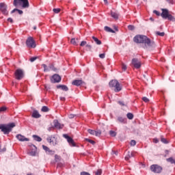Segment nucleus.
I'll return each mask as SVG.
<instances>
[{
	"label": "nucleus",
	"instance_id": "obj_29",
	"mask_svg": "<svg viewBox=\"0 0 175 175\" xmlns=\"http://www.w3.org/2000/svg\"><path fill=\"white\" fill-rule=\"evenodd\" d=\"M109 135L112 137H116V136H117V133L116 131H109Z\"/></svg>",
	"mask_w": 175,
	"mask_h": 175
},
{
	"label": "nucleus",
	"instance_id": "obj_5",
	"mask_svg": "<svg viewBox=\"0 0 175 175\" xmlns=\"http://www.w3.org/2000/svg\"><path fill=\"white\" fill-rule=\"evenodd\" d=\"M26 46L29 49H35L36 47V42L33 37H29L26 40Z\"/></svg>",
	"mask_w": 175,
	"mask_h": 175
},
{
	"label": "nucleus",
	"instance_id": "obj_40",
	"mask_svg": "<svg viewBox=\"0 0 175 175\" xmlns=\"http://www.w3.org/2000/svg\"><path fill=\"white\" fill-rule=\"evenodd\" d=\"M81 47H84V46H87V41H82L80 44Z\"/></svg>",
	"mask_w": 175,
	"mask_h": 175
},
{
	"label": "nucleus",
	"instance_id": "obj_1",
	"mask_svg": "<svg viewBox=\"0 0 175 175\" xmlns=\"http://www.w3.org/2000/svg\"><path fill=\"white\" fill-rule=\"evenodd\" d=\"M133 40L135 43H143L145 44V47H155V42L151 41L150 38H148L146 36L137 35L134 37Z\"/></svg>",
	"mask_w": 175,
	"mask_h": 175
},
{
	"label": "nucleus",
	"instance_id": "obj_60",
	"mask_svg": "<svg viewBox=\"0 0 175 175\" xmlns=\"http://www.w3.org/2000/svg\"><path fill=\"white\" fill-rule=\"evenodd\" d=\"M154 143H158L159 142L157 139H153Z\"/></svg>",
	"mask_w": 175,
	"mask_h": 175
},
{
	"label": "nucleus",
	"instance_id": "obj_32",
	"mask_svg": "<svg viewBox=\"0 0 175 175\" xmlns=\"http://www.w3.org/2000/svg\"><path fill=\"white\" fill-rule=\"evenodd\" d=\"M161 142H162V143H164V144H167V143H169V141H167V139H166L165 138H163V137H161Z\"/></svg>",
	"mask_w": 175,
	"mask_h": 175
},
{
	"label": "nucleus",
	"instance_id": "obj_30",
	"mask_svg": "<svg viewBox=\"0 0 175 175\" xmlns=\"http://www.w3.org/2000/svg\"><path fill=\"white\" fill-rule=\"evenodd\" d=\"M42 148L43 150H44V151H46V152H51L52 151L50 150V148L44 145H42Z\"/></svg>",
	"mask_w": 175,
	"mask_h": 175
},
{
	"label": "nucleus",
	"instance_id": "obj_14",
	"mask_svg": "<svg viewBox=\"0 0 175 175\" xmlns=\"http://www.w3.org/2000/svg\"><path fill=\"white\" fill-rule=\"evenodd\" d=\"M132 65H133V66H142V64L139 59L134 58L132 59Z\"/></svg>",
	"mask_w": 175,
	"mask_h": 175
},
{
	"label": "nucleus",
	"instance_id": "obj_10",
	"mask_svg": "<svg viewBox=\"0 0 175 175\" xmlns=\"http://www.w3.org/2000/svg\"><path fill=\"white\" fill-rule=\"evenodd\" d=\"M0 10L4 14L5 16H8V5L5 4V3H0Z\"/></svg>",
	"mask_w": 175,
	"mask_h": 175
},
{
	"label": "nucleus",
	"instance_id": "obj_37",
	"mask_svg": "<svg viewBox=\"0 0 175 175\" xmlns=\"http://www.w3.org/2000/svg\"><path fill=\"white\" fill-rule=\"evenodd\" d=\"M61 159V157L59 156L58 154H55V162H58V161H59Z\"/></svg>",
	"mask_w": 175,
	"mask_h": 175
},
{
	"label": "nucleus",
	"instance_id": "obj_58",
	"mask_svg": "<svg viewBox=\"0 0 175 175\" xmlns=\"http://www.w3.org/2000/svg\"><path fill=\"white\" fill-rule=\"evenodd\" d=\"M122 69L124 72H125V70H126V66H122Z\"/></svg>",
	"mask_w": 175,
	"mask_h": 175
},
{
	"label": "nucleus",
	"instance_id": "obj_26",
	"mask_svg": "<svg viewBox=\"0 0 175 175\" xmlns=\"http://www.w3.org/2000/svg\"><path fill=\"white\" fill-rule=\"evenodd\" d=\"M15 12H18V14H23V12L21 10H18L17 8L14 9L11 13H14Z\"/></svg>",
	"mask_w": 175,
	"mask_h": 175
},
{
	"label": "nucleus",
	"instance_id": "obj_34",
	"mask_svg": "<svg viewBox=\"0 0 175 175\" xmlns=\"http://www.w3.org/2000/svg\"><path fill=\"white\" fill-rule=\"evenodd\" d=\"M85 142H88V143H90V144H92L94 146V144H95V141L92 140V139H90L88 138L85 139Z\"/></svg>",
	"mask_w": 175,
	"mask_h": 175
},
{
	"label": "nucleus",
	"instance_id": "obj_17",
	"mask_svg": "<svg viewBox=\"0 0 175 175\" xmlns=\"http://www.w3.org/2000/svg\"><path fill=\"white\" fill-rule=\"evenodd\" d=\"M72 85H77V87H79V85H81L83 84L82 80H74L72 83Z\"/></svg>",
	"mask_w": 175,
	"mask_h": 175
},
{
	"label": "nucleus",
	"instance_id": "obj_35",
	"mask_svg": "<svg viewBox=\"0 0 175 175\" xmlns=\"http://www.w3.org/2000/svg\"><path fill=\"white\" fill-rule=\"evenodd\" d=\"M41 111H43L44 113H47V111H49V107L44 106L42 107Z\"/></svg>",
	"mask_w": 175,
	"mask_h": 175
},
{
	"label": "nucleus",
	"instance_id": "obj_59",
	"mask_svg": "<svg viewBox=\"0 0 175 175\" xmlns=\"http://www.w3.org/2000/svg\"><path fill=\"white\" fill-rule=\"evenodd\" d=\"M130 155H131V157H135V152H131Z\"/></svg>",
	"mask_w": 175,
	"mask_h": 175
},
{
	"label": "nucleus",
	"instance_id": "obj_12",
	"mask_svg": "<svg viewBox=\"0 0 175 175\" xmlns=\"http://www.w3.org/2000/svg\"><path fill=\"white\" fill-rule=\"evenodd\" d=\"M88 133H90V135H92L93 136H100V135L102 134V131H100V130H98L96 131L92 129H88Z\"/></svg>",
	"mask_w": 175,
	"mask_h": 175
},
{
	"label": "nucleus",
	"instance_id": "obj_28",
	"mask_svg": "<svg viewBox=\"0 0 175 175\" xmlns=\"http://www.w3.org/2000/svg\"><path fill=\"white\" fill-rule=\"evenodd\" d=\"M167 20H170V21H175L174 16H172V14H169L168 16H167Z\"/></svg>",
	"mask_w": 175,
	"mask_h": 175
},
{
	"label": "nucleus",
	"instance_id": "obj_36",
	"mask_svg": "<svg viewBox=\"0 0 175 175\" xmlns=\"http://www.w3.org/2000/svg\"><path fill=\"white\" fill-rule=\"evenodd\" d=\"M86 47V50H88V51H91V49H92V46H91V44H86L85 46Z\"/></svg>",
	"mask_w": 175,
	"mask_h": 175
},
{
	"label": "nucleus",
	"instance_id": "obj_45",
	"mask_svg": "<svg viewBox=\"0 0 175 175\" xmlns=\"http://www.w3.org/2000/svg\"><path fill=\"white\" fill-rule=\"evenodd\" d=\"M102 174V170H98L96 172H95V175H101Z\"/></svg>",
	"mask_w": 175,
	"mask_h": 175
},
{
	"label": "nucleus",
	"instance_id": "obj_47",
	"mask_svg": "<svg viewBox=\"0 0 175 175\" xmlns=\"http://www.w3.org/2000/svg\"><path fill=\"white\" fill-rule=\"evenodd\" d=\"M130 144L131 146H136V142L135 140H131Z\"/></svg>",
	"mask_w": 175,
	"mask_h": 175
},
{
	"label": "nucleus",
	"instance_id": "obj_53",
	"mask_svg": "<svg viewBox=\"0 0 175 175\" xmlns=\"http://www.w3.org/2000/svg\"><path fill=\"white\" fill-rule=\"evenodd\" d=\"M118 103L119 105H120V106H126L125 103H124V102L122 101H118Z\"/></svg>",
	"mask_w": 175,
	"mask_h": 175
},
{
	"label": "nucleus",
	"instance_id": "obj_55",
	"mask_svg": "<svg viewBox=\"0 0 175 175\" xmlns=\"http://www.w3.org/2000/svg\"><path fill=\"white\" fill-rule=\"evenodd\" d=\"M153 13H154V14H157V16H159V12H158L157 10H154Z\"/></svg>",
	"mask_w": 175,
	"mask_h": 175
},
{
	"label": "nucleus",
	"instance_id": "obj_64",
	"mask_svg": "<svg viewBox=\"0 0 175 175\" xmlns=\"http://www.w3.org/2000/svg\"><path fill=\"white\" fill-rule=\"evenodd\" d=\"M135 69H140V66H135Z\"/></svg>",
	"mask_w": 175,
	"mask_h": 175
},
{
	"label": "nucleus",
	"instance_id": "obj_19",
	"mask_svg": "<svg viewBox=\"0 0 175 175\" xmlns=\"http://www.w3.org/2000/svg\"><path fill=\"white\" fill-rule=\"evenodd\" d=\"M57 88L62 90L63 91H68L69 88H68V86L65 85H57Z\"/></svg>",
	"mask_w": 175,
	"mask_h": 175
},
{
	"label": "nucleus",
	"instance_id": "obj_11",
	"mask_svg": "<svg viewBox=\"0 0 175 175\" xmlns=\"http://www.w3.org/2000/svg\"><path fill=\"white\" fill-rule=\"evenodd\" d=\"M51 83H59L61 81V77L57 74L53 75L51 78Z\"/></svg>",
	"mask_w": 175,
	"mask_h": 175
},
{
	"label": "nucleus",
	"instance_id": "obj_21",
	"mask_svg": "<svg viewBox=\"0 0 175 175\" xmlns=\"http://www.w3.org/2000/svg\"><path fill=\"white\" fill-rule=\"evenodd\" d=\"M93 40H94V42L96 43V44H102V41H100L99 39H98V38H96L95 36H92V37Z\"/></svg>",
	"mask_w": 175,
	"mask_h": 175
},
{
	"label": "nucleus",
	"instance_id": "obj_4",
	"mask_svg": "<svg viewBox=\"0 0 175 175\" xmlns=\"http://www.w3.org/2000/svg\"><path fill=\"white\" fill-rule=\"evenodd\" d=\"M109 85L111 88H115V92H120V91H121V86L120 85V82H118V81L116 79H113L109 81Z\"/></svg>",
	"mask_w": 175,
	"mask_h": 175
},
{
	"label": "nucleus",
	"instance_id": "obj_9",
	"mask_svg": "<svg viewBox=\"0 0 175 175\" xmlns=\"http://www.w3.org/2000/svg\"><path fill=\"white\" fill-rule=\"evenodd\" d=\"M48 143H50V144H53V146H57L58 144V140H57V138L55 136H51L46 139Z\"/></svg>",
	"mask_w": 175,
	"mask_h": 175
},
{
	"label": "nucleus",
	"instance_id": "obj_44",
	"mask_svg": "<svg viewBox=\"0 0 175 175\" xmlns=\"http://www.w3.org/2000/svg\"><path fill=\"white\" fill-rule=\"evenodd\" d=\"M142 100H144V102H145L146 103H148V102H150V99H148V98L147 97H143Z\"/></svg>",
	"mask_w": 175,
	"mask_h": 175
},
{
	"label": "nucleus",
	"instance_id": "obj_2",
	"mask_svg": "<svg viewBox=\"0 0 175 175\" xmlns=\"http://www.w3.org/2000/svg\"><path fill=\"white\" fill-rule=\"evenodd\" d=\"M14 126H16V124L13 122L10 124H0V129L4 135H9Z\"/></svg>",
	"mask_w": 175,
	"mask_h": 175
},
{
	"label": "nucleus",
	"instance_id": "obj_38",
	"mask_svg": "<svg viewBox=\"0 0 175 175\" xmlns=\"http://www.w3.org/2000/svg\"><path fill=\"white\" fill-rule=\"evenodd\" d=\"M38 57H33L29 59V61H30V62H35V61H36V59H38Z\"/></svg>",
	"mask_w": 175,
	"mask_h": 175
},
{
	"label": "nucleus",
	"instance_id": "obj_23",
	"mask_svg": "<svg viewBox=\"0 0 175 175\" xmlns=\"http://www.w3.org/2000/svg\"><path fill=\"white\" fill-rule=\"evenodd\" d=\"M104 29L105 31H106V32H111V33H114V30H113L111 28L107 27V26H105L104 27Z\"/></svg>",
	"mask_w": 175,
	"mask_h": 175
},
{
	"label": "nucleus",
	"instance_id": "obj_13",
	"mask_svg": "<svg viewBox=\"0 0 175 175\" xmlns=\"http://www.w3.org/2000/svg\"><path fill=\"white\" fill-rule=\"evenodd\" d=\"M16 137L18 140H19V142H29V139L25 137V136L21 134L16 135Z\"/></svg>",
	"mask_w": 175,
	"mask_h": 175
},
{
	"label": "nucleus",
	"instance_id": "obj_52",
	"mask_svg": "<svg viewBox=\"0 0 175 175\" xmlns=\"http://www.w3.org/2000/svg\"><path fill=\"white\" fill-rule=\"evenodd\" d=\"M99 57H100L102 59H103V58H105V53H101V54L99 55Z\"/></svg>",
	"mask_w": 175,
	"mask_h": 175
},
{
	"label": "nucleus",
	"instance_id": "obj_48",
	"mask_svg": "<svg viewBox=\"0 0 175 175\" xmlns=\"http://www.w3.org/2000/svg\"><path fill=\"white\" fill-rule=\"evenodd\" d=\"M5 151H6V148L4 147L3 148H1V146H0V152H5Z\"/></svg>",
	"mask_w": 175,
	"mask_h": 175
},
{
	"label": "nucleus",
	"instance_id": "obj_18",
	"mask_svg": "<svg viewBox=\"0 0 175 175\" xmlns=\"http://www.w3.org/2000/svg\"><path fill=\"white\" fill-rule=\"evenodd\" d=\"M31 117H33V118H40L41 115L38 111H33Z\"/></svg>",
	"mask_w": 175,
	"mask_h": 175
},
{
	"label": "nucleus",
	"instance_id": "obj_42",
	"mask_svg": "<svg viewBox=\"0 0 175 175\" xmlns=\"http://www.w3.org/2000/svg\"><path fill=\"white\" fill-rule=\"evenodd\" d=\"M53 12L56 14L59 13L61 12V9L59 8H54Z\"/></svg>",
	"mask_w": 175,
	"mask_h": 175
},
{
	"label": "nucleus",
	"instance_id": "obj_49",
	"mask_svg": "<svg viewBox=\"0 0 175 175\" xmlns=\"http://www.w3.org/2000/svg\"><path fill=\"white\" fill-rule=\"evenodd\" d=\"M165 1L168 3H171V5H173V3H174V0H165Z\"/></svg>",
	"mask_w": 175,
	"mask_h": 175
},
{
	"label": "nucleus",
	"instance_id": "obj_25",
	"mask_svg": "<svg viewBox=\"0 0 175 175\" xmlns=\"http://www.w3.org/2000/svg\"><path fill=\"white\" fill-rule=\"evenodd\" d=\"M33 138L34 140H36V142H42V138L36 135H33Z\"/></svg>",
	"mask_w": 175,
	"mask_h": 175
},
{
	"label": "nucleus",
	"instance_id": "obj_27",
	"mask_svg": "<svg viewBox=\"0 0 175 175\" xmlns=\"http://www.w3.org/2000/svg\"><path fill=\"white\" fill-rule=\"evenodd\" d=\"M54 70V67H51V66H50V67H45L44 71V72H49V70ZM55 70H57L56 68H55Z\"/></svg>",
	"mask_w": 175,
	"mask_h": 175
},
{
	"label": "nucleus",
	"instance_id": "obj_62",
	"mask_svg": "<svg viewBox=\"0 0 175 175\" xmlns=\"http://www.w3.org/2000/svg\"><path fill=\"white\" fill-rule=\"evenodd\" d=\"M53 129V127H49V129H48V131H49V132H50V131H51Z\"/></svg>",
	"mask_w": 175,
	"mask_h": 175
},
{
	"label": "nucleus",
	"instance_id": "obj_43",
	"mask_svg": "<svg viewBox=\"0 0 175 175\" xmlns=\"http://www.w3.org/2000/svg\"><path fill=\"white\" fill-rule=\"evenodd\" d=\"M128 29H129V31H133V29H135V26L130 25L128 26Z\"/></svg>",
	"mask_w": 175,
	"mask_h": 175
},
{
	"label": "nucleus",
	"instance_id": "obj_8",
	"mask_svg": "<svg viewBox=\"0 0 175 175\" xmlns=\"http://www.w3.org/2000/svg\"><path fill=\"white\" fill-rule=\"evenodd\" d=\"M63 137L65 139H66V140H67L68 143H69L70 146H71L72 147H76V143H75V141L73 140V139H72V137H70L67 134H64Z\"/></svg>",
	"mask_w": 175,
	"mask_h": 175
},
{
	"label": "nucleus",
	"instance_id": "obj_22",
	"mask_svg": "<svg viewBox=\"0 0 175 175\" xmlns=\"http://www.w3.org/2000/svg\"><path fill=\"white\" fill-rule=\"evenodd\" d=\"M111 16L113 17V18H115L116 20L118 19L119 14L117 12H111Z\"/></svg>",
	"mask_w": 175,
	"mask_h": 175
},
{
	"label": "nucleus",
	"instance_id": "obj_39",
	"mask_svg": "<svg viewBox=\"0 0 175 175\" xmlns=\"http://www.w3.org/2000/svg\"><path fill=\"white\" fill-rule=\"evenodd\" d=\"M156 34L158 35L159 36H165V32L157 31Z\"/></svg>",
	"mask_w": 175,
	"mask_h": 175
},
{
	"label": "nucleus",
	"instance_id": "obj_3",
	"mask_svg": "<svg viewBox=\"0 0 175 175\" xmlns=\"http://www.w3.org/2000/svg\"><path fill=\"white\" fill-rule=\"evenodd\" d=\"M13 5L16 8H23V9L29 8V2L28 0H14Z\"/></svg>",
	"mask_w": 175,
	"mask_h": 175
},
{
	"label": "nucleus",
	"instance_id": "obj_46",
	"mask_svg": "<svg viewBox=\"0 0 175 175\" xmlns=\"http://www.w3.org/2000/svg\"><path fill=\"white\" fill-rule=\"evenodd\" d=\"M7 109L6 107H1L0 108V111H6Z\"/></svg>",
	"mask_w": 175,
	"mask_h": 175
},
{
	"label": "nucleus",
	"instance_id": "obj_31",
	"mask_svg": "<svg viewBox=\"0 0 175 175\" xmlns=\"http://www.w3.org/2000/svg\"><path fill=\"white\" fill-rule=\"evenodd\" d=\"M118 121H119V122H122L123 124H125V118H124L122 117H118Z\"/></svg>",
	"mask_w": 175,
	"mask_h": 175
},
{
	"label": "nucleus",
	"instance_id": "obj_20",
	"mask_svg": "<svg viewBox=\"0 0 175 175\" xmlns=\"http://www.w3.org/2000/svg\"><path fill=\"white\" fill-rule=\"evenodd\" d=\"M70 43L73 44L74 46H77L79 43V39L78 38H72L70 40Z\"/></svg>",
	"mask_w": 175,
	"mask_h": 175
},
{
	"label": "nucleus",
	"instance_id": "obj_54",
	"mask_svg": "<svg viewBox=\"0 0 175 175\" xmlns=\"http://www.w3.org/2000/svg\"><path fill=\"white\" fill-rule=\"evenodd\" d=\"M75 117H76V115H74V114H70L68 116V118H70V119L75 118Z\"/></svg>",
	"mask_w": 175,
	"mask_h": 175
},
{
	"label": "nucleus",
	"instance_id": "obj_33",
	"mask_svg": "<svg viewBox=\"0 0 175 175\" xmlns=\"http://www.w3.org/2000/svg\"><path fill=\"white\" fill-rule=\"evenodd\" d=\"M126 117L129 118V120H133V115L132 113H128Z\"/></svg>",
	"mask_w": 175,
	"mask_h": 175
},
{
	"label": "nucleus",
	"instance_id": "obj_57",
	"mask_svg": "<svg viewBox=\"0 0 175 175\" xmlns=\"http://www.w3.org/2000/svg\"><path fill=\"white\" fill-rule=\"evenodd\" d=\"M8 21H10V23H13V19L12 18H8Z\"/></svg>",
	"mask_w": 175,
	"mask_h": 175
},
{
	"label": "nucleus",
	"instance_id": "obj_7",
	"mask_svg": "<svg viewBox=\"0 0 175 175\" xmlns=\"http://www.w3.org/2000/svg\"><path fill=\"white\" fill-rule=\"evenodd\" d=\"M150 170L153 172V173H161V172H162V167L154 164L150 166Z\"/></svg>",
	"mask_w": 175,
	"mask_h": 175
},
{
	"label": "nucleus",
	"instance_id": "obj_50",
	"mask_svg": "<svg viewBox=\"0 0 175 175\" xmlns=\"http://www.w3.org/2000/svg\"><path fill=\"white\" fill-rule=\"evenodd\" d=\"M81 175H91V174H90V173L87 172H81Z\"/></svg>",
	"mask_w": 175,
	"mask_h": 175
},
{
	"label": "nucleus",
	"instance_id": "obj_51",
	"mask_svg": "<svg viewBox=\"0 0 175 175\" xmlns=\"http://www.w3.org/2000/svg\"><path fill=\"white\" fill-rule=\"evenodd\" d=\"M64 167V163H57V167Z\"/></svg>",
	"mask_w": 175,
	"mask_h": 175
},
{
	"label": "nucleus",
	"instance_id": "obj_56",
	"mask_svg": "<svg viewBox=\"0 0 175 175\" xmlns=\"http://www.w3.org/2000/svg\"><path fill=\"white\" fill-rule=\"evenodd\" d=\"M112 154H114L115 155H118V152L112 150Z\"/></svg>",
	"mask_w": 175,
	"mask_h": 175
},
{
	"label": "nucleus",
	"instance_id": "obj_61",
	"mask_svg": "<svg viewBox=\"0 0 175 175\" xmlns=\"http://www.w3.org/2000/svg\"><path fill=\"white\" fill-rule=\"evenodd\" d=\"M61 100H65V97H60Z\"/></svg>",
	"mask_w": 175,
	"mask_h": 175
},
{
	"label": "nucleus",
	"instance_id": "obj_24",
	"mask_svg": "<svg viewBox=\"0 0 175 175\" xmlns=\"http://www.w3.org/2000/svg\"><path fill=\"white\" fill-rule=\"evenodd\" d=\"M33 151L30 152V155H31V157H35V155H36V146L35 145H33Z\"/></svg>",
	"mask_w": 175,
	"mask_h": 175
},
{
	"label": "nucleus",
	"instance_id": "obj_16",
	"mask_svg": "<svg viewBox=\"0 0 175 175\" xmlns=\"http://www.w3.org/2000/svg\"><path fill=\"white\" fill-rule=\"evenodd\" d=\"M53 125L55 128H57V129H62V128H64L63 124H59V122L57 120H55L53 121Z\"/></svg>",
	"mask_w": 175,
	"mask_h": 175
},
{
	"label": "nucleus",
	"instance_id": "obj_63",
	"mask_svg": "<svg viewBox=\"0 0 175 175\" xmlns=\"http://www.w3.org/2000/svg\"><path fill=\"white\" fill-rule=\"evenodd\" d=\"M104 2L106 5H107L108 2H107V0H104Z\"/></svg>",
	"mask_w": 175,
	"mask_h": 175
},
{
	"label": "nucleus",
	"instance_id": "obj_6",
	"mask_svg": "<svg viewBox=\"0 0 175 175\" xmlns=\"http://www.w3.org/2000/svg\"><path fill=\"white\" fill-rule=\"evenodd\" d=\"M14 76L16 80H21L24 77V71L21 69H17L14 72Z\"/></svg>",
	"mask_w": 175,
	"mask_h": 175
},
{
	"label": "nucleus",
	"instance_id": "obj_15",
	"mask_svg": "<svg viewBox=\"0 0 175 175\" xmlns=\"http://www.w3.org/2000/svg\"><path fill=\"white\" fill-rule=\"evenodd\" d=\"M169 16V11L166 9H162L161 17L167 19V16Z\"/></svg>",
	"mask_w": 175,
	"mask_h": 175
},
{
	"label": "nucleus",
	"instance_id": "obj_41",
	"mask_svg": "<svg viewBox=\"0 0 175 175\" xmlns=\"http://www.w3.org/2000/svg\"><path fill=\"white\" fill-rule=\"evenodd\" d=\"M129 158H131V152H129L128 154L125 157V160L129 161Z\"/></svg>",
	"mask_w": 175,
	"mask_h": 175
}]
</instances>
